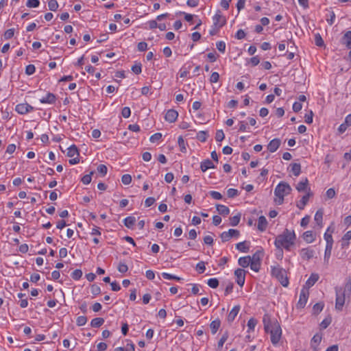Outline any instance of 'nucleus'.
<instances>
[{
    "instance_id": "obj_14",
    "label": "nucleus",
    "mask_w": 351,
    "mask_h": 351,
    "mask_svg": "<svg viewBox=\"0 0 351 351\" xmlns=\"http://www.w3.org/2000/svg\"><path fill=\"white\" fill-rule=\"evenodd\" d=\"M319 276L317 274L313 273L311 274L309 278L306 282L305 286L303 288H306L308 290L310 287H313L315 282L319 280Z\"/></svg>"
},
{
    "instance_id": "obj_64",
    "label": "nucleus",
    "mask_w": 351,
    "mask_h": 351,
    "mask_svg": "<svg viewBox=\"0 0 351 351\" xmlns=\"http://www.w3.org/2000/svg\"><path fill=\"white\" fill-rule=\"evenodd\" d=\"M108 348V344L104 342H100L97 345V351H104Z\"/></svg>"
},
{
    "instance_id": "obj_54",
    "label": "nucleus",
    "mask_w": 351,
    "mask_h": 351,
    "mask_svg": "<svg viewBox=\"0 0 351 351\" xmlns=\"http://www.w3.org/2000/svg\"><path fill=\"white\" fill-rule=\"evenodd\" d=\"M178 145L182 152H186V149L184 145V141L182 136H180L178 140Z\"/></svg>"
},
{
    "instance_id": "obj_3",
    "label": "nucleus",
    "mask_w": 351,
    "mask_h": 351,
    "mask_svg": "<svg viewBox=\"0 0 351 351\" xmlns=\"http://www.w3.org/2000/svg\"><path fill=\"white\" fill-rule=\"evenodd\" d=\"M336 302L335 308L341 311L345 304L346 296L350 298L351 294V280L348 279L346 282L343 289L336 287Z\"/></svg>"
},
{
    "instance_id": "obj_34",
    "label": "nucleus",
    "mask_w": 351,
    "mask_h": 351,
    "mask_svg": "<svg viewBox=\"0 0 351 351\" xmlns=\"http://www.w3.org/2000/svg\"><path fill=\"white\" fill-rule=\"evenodd\" d=\"M263 253L262 251L258 250V251L256 252L252 255V256H251L250 261L261 263V257L263 256Z\"/></svg>"
},
{
    "instance_id": "obj_50",
    "label": "nucleus",
    "mask_w": 351,
    "mask_h": 351,
    "mask_svg": "<svg viewBox=\"0 0 351 351\" xmlns=\"http://www.w3.org/2000/svg\"><path fill=\"white\" fill-rule=\"evenodd\" d=\"M121 182L123 184L128 185L132 182V177L129 174H125L121 178Z\"/></svg>"
},
{
    "instance_id": "obj_7",
    "label": "nucleus",
    "mask_w": 351,
    "mask_h": 351,
    "mask_svg": "<svg viewBox=\"0 0 351 351\" xmlns=\"http://www.w3.org/2000/svg\"><path fill=\"white\" fill-rule=\"evenodd\" d=\"M34 110V107L27 103L19 104L16 106L15 110L21 114H25L27 112H32Z\"/></svg>"
},
{
    "instance_id": "obj_8",
    "label": "nucleus",
    "mask_w": 351,
    "mask_h": 351,
    "mask_svg": "<svg viewBox=\"0 0 351 351\" xmlns=\"http://www.w3.org/2000/svg\"><path fill=\"white\" fill-rule=\"evenodd\" d=\"M239 231L234 229H230L228 232H223L221 234V239L223 242L229 241L232 237H238Z\"/></svg>"
},
{
    "instance_id": "obj_41",
    "label": "nucleus",
    "mask_w": 351,
    "mask_h": 351,
    "mask_svg": "<svg viewBox=\"0 0 351 351\" xmlns=\"http://www.w3.org/2000/svg\"><path fill=\"white\" fill-rule=\"evenodd\" d=\"M207 283L213 289H215L219 286V281L217 278H210L208 280Z\"/></svg>"
},
{
    "instance_id": "obj_36",
    "label": "nucleus",
    "mask_w": 351,
    "mask_h": 351,
    "mask_svg": "<svg viewBox=\"0 0 351 351\" xmlns=\"http://www.w3.org/2000/svg\"><path fill=\"white\" fill-rule=\"evenodd\" d=\"M323 308H324L323 303H322V302L316 303L313 307V313L317 315L323 310Z\"/></svg>"
},
{
    "instance_id": "obj_40",
    "label": "nucleus",
    "mask_w": 351,
    "mask_h": 351,
    "mask_svg": "<svg viewBox=\"0 0 351 351\" xmlns=\"http://www.w3.org/2000/svg\"><path fill=\"white\" fill-rule=\"evenodd\" d=\"M40 5L39 0H27L26 5L28 8H37Z\"/></svg>"
},
{
    "instance_id": "obj_22",
    "label": "nucleus",
    "mask_w": 351,
    "mask_h": 351,
    "mask_svg": "<svg viewBox=\"0 0 351 351\" xmlns=\"http://www.w3.org/2000/svg\"><path fill=\"white\" fill-rule=\"evenodd\" d=\"M267 226V221L266 218L264 216H261L258 218V229L260 231L263 232V231L265 230Z\"/></svg>"
},
{
    "instance_id": "obj_17",
    "label": "nucleus",
    "mask_w": 351,
    "mask_h": 351,
    "mask_svg": "<svg viewBox=\"0 0 351 351\" xmlns=\"http://www.w3.org/2000/svg\"><path fill=\"white\" fill-rule=\"evenodd\" d=\"M200 168L203 172H205L208 169L215 168V165L211 160H210L209 159H207L201 162Z\"/></svg>"
},
{
    "instance_id": "obj_26",
    "label": "nucleus",
    "mask_w": 351,
    "mask_h": 351,
    "mask_svg": "<svg viewBox=\"0 0 351 351\" xmlns=\"http://www.w3.org/2000/svg\"><path fill=\"white\" fill-rule=\"evenodd\" d=\"M221 325V322L219 319L213 321L210 324L211 332L215 334Z\"/></svg>"
},
{
    "instance_id": "obj_5",
    "label": "nucleus",
    "mask_w": 351,
    "mask_h": 351,
    "mask_svg": "<svg viewBox=\"0 0 351 351\" xmlns=\"http://www.w3.org/2000/svg\"><path fill=\"white\" fill-rule=\"evenodd\" d=\"M271 275L275 277L283 287H287L289 280L287 276L286 270L280 267L279 265L271 267Z\"/></svg>"
},
{
    "instance_id": "obj_39",
    "label": "nucleus",
    "mask_w": 351,
    "mask_h": 351,
    "mask_svg": "<svg viewBox=\"0 0 351 351\" xmlns=\"http://www.w3.org/2000/svg\"><path fill=\"white\" fill-rule=\"evenodd\" d=\"M97 170L102 176H104L107 173L108 168L105 165L101 164L97 167Z\"/></svg>"
},
{
    "instance_id": "obj_58",
    "label": "nucleus",
    "mask_w": 351,
    "mask_h": 351,
    "mask_svg": "<svg viewBox=\"0 0 351 351\" xmlns=\"http://www.w3.org/2000/svg\"><path fill=\"white\" fill-rule=\"evenodd\" d=\"M228 337V333H225L223 335V336L221 337V338L219 339V342H218V348H221L223 347L224 343L226 341Z\"/></svg>"
},
{
    "instance_id": "obj_30",
    "label": "nucleus",
    "mask_w": 351,
    "mask_h": 351,
    "mask_svg": "<svg viewBox=\"0 0 351 351\" xmlns=\"http://www.w3.org/2000/svg\"><path fill=\"white\" fill-rule=\"evenodd\" d=\"M104 322V319L101 317H96L92 319L90 325L93 328L100 327Z\"/></svg>"
},
{
    "instance_id": "obj_32",
    "label": "nucleus",
    "mask_w": 351,
    "mask_h": 351,
    "mask_svg": "<svg viewBox=\"0 0 351 351\" xmlns=\"http://www.w3.org/2000/svg\"><path fill=\"white\" fill-rule=\"evenodd\" d=\"M291 171L295 176H298L301 172V165L299 163H293L291 165Z\"/></svg>"
},
{
    "instance_id": "obj_59",
    "label": "nucleus",
    "mask_w": 351,
    "mask_h": 351,
    "mask_svg": "<svg viewBox=\"0 0 351 351\" xmlns=\"http://www.w3.org/2000/svg\"><path fill=\"white\" fill-rule=\"evenodd\" d=\"M256 324H257V321L255 319H254V318L250 319L247 322V327H248L249 330H253L254 329V327L256 325Z\"/></svg>"
},
{
    "instance_id": "obj_46",
    "label": "nucleus",
    "mask_w": 351,
    "mask_h": 351,
    "mask_svg": "<svg viewBox=\"0 0 351 351\" xmlns=\"http://www.w3.org/2000/svg\"><path fill=\"white\" fill-rule=\"evenodd\" d=\"M162 276L165 279H168V280H180V277H178V276H176L171 275V274H168V273H166V272H163V273H162Z\"/></svg>"
},
{
    "instance_id": "obj_9",
    "label": "nucleus",
    "mask_w": 351,
    "mask_h": 351,
    "mask_svg": "<svg viewBox=\"0 0 351 351\" xmlns=\"http://www.w3.org/2000/svg\"><path fill=\"white\" fill-rule=\"evenodd\" d=\"M309 295V291L306 288H302L301 290V293L300 295V299L298 302V306L300 308H303L305 304H306V302L308 300Z\"/></svg>"
},
{
    "instance_id": "obj_27",
    "label": "nucleus",
    "mask_w": 351,
    "mask_h": 351,
    "mask_svg": "<svg viewBox=\"0 0 351 351\" xmlns=\"http://www.w3.org/2000/svg\"><path fill=\"white\" fill-rule=\"evenodd\" d=\"M236 248L241 252H247L250 247L247 245L246 241L240 242L236 245Z\"/></svg>"
},
{
    "instance_id": "obj_43",
    "label": "nucleus",
    "mask_w": 351,
    "mask_h": 351,
    "mask_svg": "<svg viewBox=\"0 0 351 351\" xmlns=\"http://www.w3.org/2000/svg\"><path fill=\"white\" fill-rule=\"evenodd\" d=\"M82 276V271L80 269H75L71 274V277L73 279L77 280Z\"/></svg>"
},
{
    "instance_id": "obj_55",
    "label": "nucleus",
    "mask_w": 351,
    "mask_h": 351,
    "mask_svg": "<svg viewBox=\"0 0 351 351\" xmlns=\"http://www.w3.org/2000/svg\"><path fill=\"white\" fill-rule=\"evenodd\" d=\"M93 173V172H90L89 174H86L82 178V182L84 184H88L91 182V175Z\"/></svg>"
},
{
    "instance_id": "obj_37",
    "label": "nucleus",
    "mask_w": 351,
    "mask_h": 351,
    "mask_svg": "<svg viewBox=\"0 0 351 351\" xmlns=\"http://www.w3.org/2000/svg\"><path fill=\"white\" fill-rule=\"evenodd\" d=\"M240 218H241L240 214H238L237 215L230 217V224L232 226H235L238 225V223L240 221Z\"/></svg>"
},
{
    "instance_id": "obj_63",
    "label": "nucleus",
    "mask_w": 351,
    "mask_h": 351,
    "mask_svg": "<svg viewBox=\"0 0 351 351\" xmlns=\"http://www.w3.org/2000/svg\"><path fill=\"white\" fill-rule=\"evenodd\" d=\"M121 114H122V116L124 118H128L130 116V114H131V111H130V108H128V107L123 108L122 109Z\"/></svg>"
},
{
    "instance_id": "obj_45",
    "label": "nucleus",
    "mask_w": 351,
    "mask_h": 351,
    "mask_svg": "<svg viewBox=\"0 0 351 351\" xmlns=\"http://www.w3.org/2000/svg\"><path fill=\"white\" fill-rule=\"evenodd\" d=\"M14 29H9L6 30L3 34L4 38L6 40L10 39L14 36Z\"/></svg>"
},
{
    "instance_id": "obj_42",
    "label": "nucleus",
    "mask_w": 351,
    "mask_h": 351,
    "mask_svg": "<svg viewBox=\"0 0 351 351\" xmlns=\"http://www.w3.org/2000/svg\"><path fill=\"white\" fill-rule=\"evenodd\" d=\"M332 318L330 317H328L325 318L320 324V327L322 329L326 328L331 323Z\"/></svg>"
},
{
    "instance_id": "obj_31",
    "label": "nucleus",
    "mask_w": 351,
    "mask_h": 351,
    "mask_svg": "<svg viewBox=\"0 0 351 351\" xmlns=\"http://www.w3.org/2000/svg\"><path fill=\"white\" fill-rule=\"evenodd\" d=\"M66 155L69 157H73L75 155L78 156L79 153H78V149H77V147L75 145L70 146L68 148V152H67Z\"/></svg>"
},
{
    "instance_id": "obj_24",
    "label": "nucleus",
    "mask_w": 351,
    "mask_h": 351,
    "mask_svg": "<svg viewBox=\"0 0 351 351\" xmlns=\"http://www.w3.org/2000/svg\"><path fill=\"white\" fill-rule=\"evenodd\" d=\"M322 335L315 334L311 339V347L315 350L322 341Z\"/></svg>"
},
{
    "instance_id": "obj_38",
    "label": "nucleus",
    "mask_w": 351,
    "mask_h": 351,
    "mask_svg": "<svg viewBox=\"0 0 351 351\" xmlns=\"http://www.w3.org/2000/svg\"><path fill=\"white\" fill-rule=\"evenodd\" d=\"M48 7L50 10L56 11L58 8V3L56 0H49L48 2Z\"/></svg>"
},
{
    "instance_id": "obj_16",
    "label": "nucleus",
    "mask_w": 351,
    "mask_h": 351,
    "mask_svg": "<svg viewBox=\"0 0 351 351\" xmlns=\"http://www.w3.org/2000/svg\"><path fill=\"white\" fill-rule=\"evenodd\" d=\"M312 194L310 193V189H308V192L307 193V194L304 195L302 197L301 200L298 203H297V207L300 210L304 209V206L306 205L307 202H308L309 197Z\"/></svg>"
},
{
    "instance_id": "obj_18",
    "label": "nucleus",
    "mask_w": 351,
    "mask_h": 351,
    "mask_svg": "<svg viewBox=\"0 0 351 351\" xmlns=\"http://www.w3.org/2000/svg\"><path fill=\"white\" fill-rule=\"evenodd\" d=\"M342 40L343 44L345 45L348 49H351V31H348L345 33Z\"/></svg>"
},
{
    "instance_id": "obj_61",
    "label": "nucleus",
    "mask_w": 351,
    "mask_h": 351,
    "mask_svg": "<svg viewBox=\"0 0 351 351\" xmlns=\"http://www.w3.org/2000/svg\"><path fill=\"white\" fill-rule=\"evenodd\" d=\"M219 79V75L217 72H213L212 74H211V76H210V82L211 83H216L218 82Z\"/></svg>"
},
{
    "instance_id": "obj_25",
    "label": "nucleus",
    "mask_w": 351,
    "mask_h": 351,
    "mask_svg": "<svg viewBox=\"0 0 351 351\" xmlns=\"http://www.w3.org/2000/svg\"><path fill=\"white\" fill-rule=\"evenodd\" d=\"M250 260H251V256H250L241 257L239 259L238 263H239V265L240 266H241L242 267H247L250 265V263L251 262Z\"/></svg>"
},
{
    "instance_id": "obj_20",
    "label": "nucleus",
    "mask_w": 351,
    "mask_h": 351,
    "mask_svg": "<svg viewBox=\"0 0 351 351\" xmlns=\"http://www.w3.org/2000/svg\"><path fill=\"white\" fill-rule=\"evenodd\" d=\"M240 310V307L239 306H235L229 313L228 316V321L232 322L234 321L237 315H238Z\"/></svg>"
},
{
    "instance_id": "obj_49",
    "label": "nucleus",
    "mask_w": 351,
    "mask_h": 351,
    "mask_svg": "<svg viewBox=\"0 0 351 351\" xmlns=\"http://www.w3.org/2000/svg\"><path fill=\"white\" fill-rule=\"evenodd\" d=\"M315 45L318 47H322L324 45V40L319 34H317L315 37Z\"/></svg>"
},
{
    "instance_id": "obj_51",
    "label": "nucleus",
    "mask_w": 351,
    "mask_h": 351,
    "mask_svg": "<svg viewBox=\"0 0 351 351\" xmlns=\"http://www.w3.org/2000/svg\"><path fill=\"white\" fill-rule=\"evenodd\" d=\"M87 322V318L85 316H79L77 318V321H76V323H77V325L79 326H84L86 324Z\"/></svg>"
},
{
    "instance_id": "obj_15",
    "label": "nucleus",
    "mask_w": 351,
    "mask_h": 351,
    "mask_svg": "<svg viewBox=\"0 0 351 351\" xmlns=\"http://www.w3.org/2000/svg\"><path fill=\"white\" fill-rule=\"evenodd\" d=\"M56 101V97L54 94L49 93L45 97H43L40 99L42 104H53Z\"/></svg>"
},
{
    "instance_id": "obj_11",
    "label": "nucleus",
    "mask_w": 351,
    "mask_h": 351,
    "mask_svg": "<svg viewBox=\"0 0 351 351\" xmlns=\"http://www.w3.org/2000/svg\"><path fill=\"white\" fill-rule=\"evenodd\" d=\"M178 113L176 110L171 109L167 110L165 114V120L169 123H173L176 121Z\"/></svg>"
},
{
    "instance_id": "obj_1",
    "label": "nucleus",
    "mask_w": 351,
    "mask_h": 351,
    "mask_svg": "<svg viewBox=\"0 0 351 351\" xmlns=\"http://www.w3.org/2000/svg\"><path fill=\"white\" fill-rule=\"evenodd\" d=\"M264 328L266 332L271 335V341L273 344L279 342L282 330L277 321H271L269 315H265L263 317Z\"/></svg>"
},
{
    "instance_id": "obj_52",
    "label": "nucleus",
    "mask_w": 351,
    "mask_h": 351,
    "mask_svg": "<svg viewBox=\"0 0 351 351\" xmlns=\"http://www.w3.org/2000/svg\"><path fill=\"white\" fill-rule=\"evenodd\" d=\"M224 138H225V135H224L223 130H217L216 132V135H215L216 141L220 142V141H223L224 139Z\"/></svg>"
},
{
    "instance_id": "obj_29",
    "label": "nucleus",
    "mask_w": 351,
    "mask_h": 351,
    "mask_svg": "<svg viewBox=\"0 0 351 351\" xmlns=\"http://www.w3.org/2000/svg\"><path fill=\"white\" fill-rule=\"evenodd\" d=\"M217 210L220 215H222L224 216L228 215L230 213L229 208L226 206H224V205H221V204L217 205Z\"/></svg>"
},
{
    "instance_id": "obj_19",
    "label": "nucleus",
    "mask_w": 351,
    "mask_h": 351,
    "mask_svg": "<svg viewBox=\"0 0 351 351\" xmlns=\"http://www.w3.org/2000/svg\"><path fill=\"white\" fill-rule=\"evenodd\" d=\"M351 239V230L348 231L341 238V247L346 248L349 245V241Z\"/></svg>"
},
{
    "instance_id": "obj_21",
    "label": "nucleus",
    "mask_w": 351,
    "mask_h": 351,
    "mask_svg": "<svg viewBox=\"0 0 351 351\" xmlns=\"http://www.w3.org/2000/svg\"><path fill=\"white\" fill-rule=\"evenodd\" d=\"M308 185V180L306 178L303 179L302 181H300L296 186V189L299 192H302L306 190Z\"/></svg>"
},
{
    "instance_id": "obj_28",
    "label": "nucleus",
    "mask_w": 351,
    "mask_h": 351,
    "mask_svg": "<svg viewBox=\"0 0 351 351\" xmlns=\"http://www.w3.org/2000/svg\"><path fill=\"white\" fill-rule=\"evenodd\" d=\"M136 219L134 217L132 216L128 217L124 219V225L128 228H132L134 225Z\"/></svg>"
},
{
    "instance_id": "obj_13",
    "label": "nucleus",
    "mask_w": 351,
    "mask_h": 351,
    "mask_svg": "<svg viewBox=\"0 0 351 351\" xmlns=\"http://www.w3.org/2000/svg\"><path fill=\"white\" fill-rule=\"evenodd\" d=\"M302 259L308 261L313 257L314 251L310 248H303L300 252Z\"/></svg>"
},
{
    "instance_id": "obj_10",
    "label": "nucleus",
    "mask_w": 351,
    "mask_h": 351,
    "mask_svg": "<svg viewBox=\"0 0 351 351\" xmlns=\"http://www.w3.org/2000/svg\"><path fill=\"white\" fill-rule=\"evenodd\" d=\"M234 275L237 277V282L240 287H243L245 283V271L243 269H237L234 271Z\"/></svg>"
},
{
    "instance_id": "obj_53",
    "label": "nucleus",
    "mask_w": 351,
    "mask_h": 351,
    "mask_svg": "<svg viewBox=\"0 0 351 351\" xmlns=\"http://www.w3.org/2000/svg\"><path fill=\"white\" fill-rule=\"evenodd\" d=\"M324 239L326 241V245H333V239L332 237L330 234H328L327 232L324 234Z\"/></svg>"
},
{
    "instance_id": "obj_12",
    "label": "nucleus",
    "mask_w": 351,
    "mask_h": 351,
    "mask_svg": "<svg viewBox=\"0 0 351 351\" xmlns=\"http://www.w3.org/2000/svg\"><path fill=\"white\" fill-rule=\"evenodd\" d=\"M280 144L281 141L279 138H274L267 145V149L271 153L275 152L279 148Z\"/></svg>"
},
{
    "instance_id": "obj_48",
    "label": "nucleus",
    "mask_w": 351,
    "mask_h": 351,
    "mask_svg": "<svg viewBox=\"0 0 351 351\" xmlns=\"http://www.w3.org/2000/svg\"><path fill=\"white\" fill-rule=\"evenodd\" d=\"M196 269L199 274L204 273L206 269L205 263L204 261L199 262L196 265Z\"/></svg>"
},
{
    "instance_id": "obj_35",
    "label": "nucleus",
    "mask_w": 351,
    "mask_h": 351,
    "mask_svg": "<svg viewBox=\"0 0 351 351\" xmlns=\"http://www.w3.org/2000/svg\"><path fill=\"white\" fill-rule=\"evenodd\" d=\"M332 249V245H326V249H325V252H324V262L327 264L328 263V261H329V258L331 255Z\"/></svg>"
},
{
    "instance_id": "obj_23",
    "label": "nucleus",
    "mask_w": 351,
    "mask_h": 351,
    "mask_svg": "<svg viewBox=\"0 0 351 351\" xmlns=\"http://www.w3.org/2000/svg\"><path fill=\"white\" fill-rule=\"evenodd\" d=\"M303 239L308 243H311L315 241V237L312 231H306L303 234Z\"/></svg>"
},
{
    "instance_id": "obj_60",
    "label": "nucleus",
    "mask_w": 351,
    "mask_h": 351,
    "mask_svg": "<svg viewBox=\"0 0 351 351\" xmlns=\"http://www.w3.org/2000/svg\"><path fill=\"white\" fill-rule=\"evenodd\" d=\"M217 49L223 53L225 51V49H226V43L223 42V41H219L217 43Z\"/></svg>"
},
{
    "instance_id": "obj_44",
    "label": "nucleus",
    "mask_w": 351,
    "mask_h": 351,
    "mask_svg": "<svg viewBox=\"0 0 351 351\" xmlns=\"http://www.w3.org/2000/svg\"><path fill=\"white\" fill-rule=\"evenodd\" d=\"M208 136V134L206 132L204 131H200L197 133V138L198 140H199L202 142H204L206 141Z\"/></svg>"
},
{
    "instance_id": "obj_62",
    "label": "nucleus",
    "mask_w": 351,
    "mask_h": 351,
    "mask_svg": "<svg viewBox=\"0 0 351 351\" xmlns=\"http://www.w3.org/2000/svg\"><path fill=\"white\" fill-rule=\"evenodd\" d=\"M228 197L232 198L238 195V191L234 189H229L227 191Z\"/></svg>"
},
{
    "instance_id": "obj_47",
    "label": "nucleus",
    "mask_w": 351,
    "mask_h": 351,
    "mask_svg": "<svg viewBox=\"0 0 351 351\" xmlns=\"http://www.w3.org/2000/svg\"><path fill=\"white\" fill-rule=\"evenodd\" d=\"M36 68L34 64H29L25 68V73L28 75H31L35 73Z\"/></svg>"
},
{
    "instance_id": "obj_2",
    "label": "nucleus",
    "mask_w": 351,
    "mask_h": 351,
    "mask_svg": "<svg viewBox=\"0 0 351 351\" xmlns=\"http://www.w3.org/2000/svg\"><path fill=\"white\" fill-rule=\"evenodd\" d=\"M295 239L296 236L294 230L285 229L282 234L276 238L274 245L282 253V247L288 251L291 250V247L294 244Z\"/></svg>"
},
{
    "instance_id": "obj_57",
    "label": "nucleus",
    "mask_w": 351,
    "mask_h": 351,
    "mask_svg": "<svg viewBox=\"0 0 351 351\" xmlns=\"http://www.w3.org/2000/svg\"><path fill=\"white\" fill-rule=\"evenodd\" d=\"M313 112L312 110H310L308 114H306L304 116L305 122L308 124H310L313 122Z\"/></svg>"
},
{
    "instance_id": "obj_6",
    "label": "nucleus",
    "mask_w": 351,
    "mask_h": 351,
    "mask_svg": "<svg viewBox=\"0 0 351 351\" xmlns=\"http://www.w3.org/2000/svg\"><path fill=\"white\" fill-rule=\"evenodd\" d=\"M213 26L219 29L223 27L226 22V20L224 16L221 14V12L219 10L215 14V15L213 18Z\"/></svg>"
},
{
    "instance_id": "obj_56",
    "label": "nucleus",
    "mask_w": 351,
    "mask_h": 351,
    "mask_svg": "<svg viewBox=\"0 0 351 351\" xmlns=\"http://www.w3.org/2000/svg\"><path fill=\"white\" fill-rule=\"evenodd\" d=\"M250 266L251 269L253 271L258 272L261 268V263H256V262H250Z\"/></svg>"
},
{
    "instance_id": "obj_4",
    "label": "nucleus",
    "mask_w": 351,
    "mask_h": 351,
    "mask_svg": "<svg viewBox=\"0 0 351 351\" xmlns=\"http://www.w3.org/2000/svg\"><path fill=\"white\" fill-rule=\"evenodd\" d=\"M291 191L290 185L285 182H280L274 190L276 196L274 202L278 205H281L284 202V197L289 194Z\"/></svg>"
},
{
    "instance_id": "obj_33",
    "label": "nucleus",
    "mask_w": 351,
    "mask_h": 351,
    "mask_svg": "<svg viewBox=\"0 0 351 351\" xmlns=\"http://www.w3.org/2000/svg\"><path fill=\"white\" fill-rule=\"evenodd\" d=\"M322 219H323V212L321 210H319L316 212V213L315 215L314 219L316 221L317 224L319 227H322Z\"/></svg>"
}]
</instances>
